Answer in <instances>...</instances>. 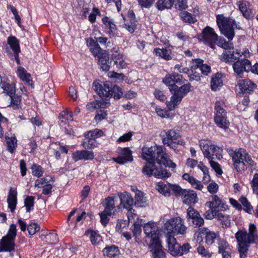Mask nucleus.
<instances>
[{
    "label": "nucleus",
    "mask_w": 258,
    "mask_h": 258,
    "mask_svg": "<svg viewBox=\"0 0 258 258\" xmlns=\"http://www.w3.org/2000/svg\"><path fill=\"white\" fill-rule=\"evenodd\" d=\"M143 158L148 162L157 163L166 167L175 169L176 165L168 158L166 149L163 146L155 145L142 148Z\"/></svg>",
    "instance_id": "1"
},
{
    "label": "nucleus",
    "mask_w": 258,
    "mask_h": 258,
    "mask_svg": "<svg viewBox=\"0 0 258 258\" xmlns=\"http://www.w3.org/2000/svg\"><path fill=\"white\" fill-rule=\"evenodd\" d=\"M238 242V249L240 258H245L247 254L249 244L258 242V235L256 227L253 224H250L248 233L245 231H239L235 234Z\"/></svg>",
    "instance_id": "2"
},
{
    "label": "nucleus",
    "mask_w": 258,
    "mask_h": 258,
    "mask_svg": "<svg viewBox=\"0 0 258 258\" xmlns=\"http://www.w3.org/2000/svg\"><path fill=\"white\" fill-rule=\"evenodd\" d=\"M226 151L232 158L234 168L237 172H243L248 167L252 168L254 166V161L244 149L240 148L234 151L227 148Z\"/></svg>",
    "instance_id": "3"
},
{
    "label": "nucleus",
    "mask_w": 258,
    "mask_h": 258,
    "mask_svg": "<svg viewBox=\"0 0 258 258\" xmlns=\"http://www.w3.org/2000/svg\"><path fill=\"white\" fill-rule=\"evenodd\" d=\"M202 39L205 43L212 48H214L215 44L225 49L234 48L233 44L231 41H226L224 38L218 37L214 29L210 27H206L203 30Z\"/></svg>",
    "instance_id": "4"
},
{
    "label": "nucleus",
    "mask_w": 258,
    "mask_h": 258,
    "mask_svg": "<svg viewBox=\"0 0 258 258\" xmlns=\"http://www.w3.org/2000/svg\"><path fill=\"white\" fill-rule=\"evenodd\" d=\"M93 87L102 99H107L109 100L108 98L113 96L115 99H119L123 95L120 87L115 86L111 88L110 83L108 82L102 83L96 81L93 83Z\"/></svg>",
    "instance_id": "5"
},
{
    "label": "nucleus",
    "mask_w": 258,
    "mask_h": 258,
    "mask_svg": "<svg viewBox=\"0 0 258 258\" xmlns=\"http://www.w3.org/2000/svg\"><path fill=\"white\" fill-rule=\"evenodd\" d=\"M217 25L221 33L230 41L234 36V29L236 27L235 20L230 17H226L223 14L216 16Z\"/></svg>",
    "instance_id": "6"
},
{
    "label": "nucleus",
    "mask_w": 258,
    "mask_h": 258,
    "mask_svg": "<svg viewBox=\"0 0 258 258\" xmlns=\"http://www.w3.org/2000/svg\"><path fill=\"white\" fill-rule=\"evenodd\" d=\"M199 145L205 158L208 159H213L214 156L219 159L222 157L223 150L213 144L210 140H201Z\"/></svg>",
    "instance_id": "7"
},
{
    "label": "nucleus",
    "mask_w": 258,
    "mask_h": 258,
    "mask_svg": "<svg viewBox=\"0 0 258 258\" xmlns=\"http://www.w3.org/2000/svg\"><path fill=\"white\" fill-rule=\"evenodd\" d=\"M187 227L184 225L183 220L180 217H175L167 220L164 224V229L168 233L183 235Z\"/></svg>",
    "instance_id": "8"
},
{
    "label": "nucleus",
    "mask_w": 258,
    "mask_h": 258,
    "mask_svg": "<svg viewBox=\"0 0 258 258\" xmlns=\"http://www.w3.org/2000/svg\"><path fill=\"white\" fill-rule=\"evenodd\" d=\"M155 163L150 162L146 163L143 168V173L148 176L153 175L156 178L161 179L167 178L171 176V173L167 170L155 168Z\"/></svg>",
    "instance_id": "9"
},
{
    "label": "nucleus",
    "mask_w": 258,
    "mask_h": 258,
    "mask_svg": "<svg viewBox=\"0 0 258 258\" xmlns=\"http://www.w3.org/2000/svg\"><path fill=\"white\" fill-rule=\"evenodd\" d=\"M256 85L248 79L239 80L236 86V91L239 94L250 93L256 88Z\"/></svg>",
    "instance_id": "10"
},
{
    "label": "nucleus",
    "mask_w": 258,
    "mask_h": 258,
    "mask_svg": "<svg viewBox=\"0 0 258 258\" xmlns=\"http://www.w3.org/2000/svg\"><path fill=\"white\" fill-rule=\"evenodd\" d=\"M234 72L239 77H241L244 72H248L251 69V62L246 58H239L232 64Z\"/></svg>",
    "instance_id": "11"
},
{
    "label": "nucleus",
    "mask_w": 258,
    "mask_h": 258,
    "mask_svg": "<svg viewBox=\"0 0 258 258\" xmlns=\"http://www.w3.org/2000/svg\"><path fill=\"white\" fill-rule=\"evenodd\" d=\"M205 205L208 208H213L215 210L219 209V211H225L228 209L226 202L216 195L212 196L211 200L206 202Z\"/></svg>",
    "instance_id": "12"
},
{
    "label": "nucleus",
    "mask_w": 258,
    "mask_h": 258,
    "mask_svg": "<svg viewBox=\"0 0 258 258\" xmlns=\"http://www.w3.org/2000/svg\"><path fill=\"white\" fill-rule=\"evenodd\" d=\"M119 156L116 158H113L112 160L117 163L124 164L133 161L132 151L128 148H124L119 149Z\"/></svg>",
    "instance_id": "13"
},
{
    "label": "nucleus",
    "mask_w": 258,
    "mask_h": 258,
    "mask_svg": "<svg viewBox=\"0 0 258 258\" xmlns=\"http://www.w3.org/2000/svg\"><path fill=\"white\" fill-rule=\"evenodd\" d=\"M218 252L223 258H230L231 248L228 242L224 239L219 238L217 240Z\"/></svg>",
    "instance_id": "14"
},
{
    "label": "nucleus",
    "mask_w": 258,
    "mask_h": 258,
    "mask_svg": "<svg viewBox=\"0 0 258 258\" xmlns=\"http://www.w3.org/2000/svg\"><path fill=\"white\" fill-rule=\"evenodd\" d=\"M166 242L168 252L173 256H179L180 245L177 243L174 236L168 235L166 237Z\"/></svg>",
    "instance_id": "15"
},
{
    "label": "nucleus",
    "mask_w": 258,
    "mask_h": 258,
    "mask_svg": "<svg viewBox=\"0 0 258 258\" xmlns=\"http://www.w3.org/2000/svg\"><path fill=\"white\" fill-rule=\"evenodd\" d=\"M120 199V203L118 206V209H129L132 208L134 205V199L127 192H124L118 194Z\"/></svg>",
    "instance_id": "16"
},
{
    "label": "nucleus",
    "mask_w": 258,
    "mask_h": 258,
    "mask_svg": "<svg viewBox=\"0 0 258 258\" xmlns=\"http://www.w3.org/2000/svg\"><path fill=\"white\" fill-rule=\"evenodd\" d=\"M199 231V234L205 236V242L208 245L212 244L216 239L219 238L220 234L219 232L212 231L207 228L200 229Z\"/></svg>",
    "instance_id": "17"
},
{
    "label": "nucleus",
    "mask_w": 258,
    "mask_h": 258,
    "mask_svg": "<svg viewBox=\"0 0 258 258\" xmlns=\"http://www.w3.org/2000/svg\"><path fill=\"white\" fill-rule=\"evenodd\" d=\"M102 99V101L95 100L87 103L86 105L87 111L89 112H97L98 110L100 109V111L102 112L101 109L107 107L109 104L108 99L104 98Z\"/></svg>",
    "instance_id": "18"
},
{
    "label": "nucleus",
    "mask_w": 258,
    "mask_h": 258,
    "mask_svg": "<svg viewBox=\"0 0 258 258\" xmlns=\"http://www.w3.org/2000/svg\"><path fill=\"white\" fill-rule=\"evenodd\" d=\"M191 85L188 83L178 87L176 86H172L170 87V92L176 96L181 101L182 98L189 92Z\"/></svg>",
    "instance_id": "19"
},
{
    "label": "nucleus",
    "mask_w": 258,
    "mask_h": 258,
    "mask_svg": "<svg viewBox=\"0 0 258 258\" xmlns=\"http://www.w3.org/2000/svg\"><path fill=\"white\" fill-rule=\"evenodd\" d=\"M72 158L75 161L79 160H92L94 158V152L92 151L82 150L76 151L72 154Z\"/></svg>",
    "instance_id": "20"
},
{
    "label": "nucleus",
    "mask_w": 258,
    "mask_h": 258,
    "mask_svg": "<svg viewBox=\"0 0 258 258\" xmlns=\"http://www.w3.org/2000/svg\"><path fill=\"white\" fill-rule=\"evenodd\" d=\"M150 247L155 258H164L165 253L162 249L161 242L159 239H154L151 243Z\"/></svg>",
    "instance_id": "21"
},
{
    "label": "nucleus",
    "mask_w": 258,
    "mask_h": 258,
    "mask_svg": "<svg viewBox=\"0 0 258 258\" xmlns=\"http://www.w3.org/2000/svg\"><path fill=\"white\" fill-rule=\"evenodd\" d=\"M183 80L182 76L176 73H173L166 75L163 82L169 87L170 90V87L172 86H176V83H182Z\"/></svg>",
    "instance_id": "22"
},
{
    "label": "nucleus",
    "mask_w": 258,
    "mask_h": 258,
    "mask_svg": "<svg viewBox=\"0 0 258 258\" xmlns=\"http://www.w3.org/2000/svg\"><path fill=\"white\" fill-rule=\"evenodd\" d=\"M144 233L146 236L151 239V242L154 239H159L157 234V227L154 222H149L144 226Z\"/></svg>",
    "instance_id": "23"
},
{
    "label": "nucleus",
    "mask_w": 258,
    "mask_h": 258,
    "mask_svg": "<svg viewBox=\"0 0 258 258\" xmlns=\"http://www.w3.org/2000/svg\"><path fill=\"white\" fill-rule=\"evenodd\" d=\"M0 86L4 91L10 97L13 96L16 93V86L15 83H10L7 78L1 77Z\"/></svg>",
    "instance_id": "24"
},
{
    "label": "nucleus",
    "mask_w": 258,
    "mask_h": 258,
    "mask_svg": "<svg viewBox=\"0 0 258 258\" xmlns=\"http://www.w3.org/2000/svg\"><path fill=\"white\" fill-rule=\"evenodd\" d=\"M87 46L90 49V51L95 57H98L101 55L103 52H106V50H102L100 47L97 41L94 40L92 38H88L86 39Z\"/></svg>",
    "instance_id": "25"
},
{
    "label": "nucleus",
    "mask_w": 258,
    "mask_h": 258,
    "mask_svg": "<svg viewBox=\"0 0 258 258\" xmlns=\"http://www.w3.org/2000/svg\"><path fill=\"white\" fill-rule=\"evenodd\" d=\"M15 240L3 236L0 241V252L12 251L15 249Z\"/></svg>",
    "instance_id": "26"
},
{
    "label": "nucleus",
    "mask_w": 258,
    "mask_h": 258,
    "mask_svg": "<svg viewBox=\"0 0 258 258\" xmlns=\"http://www.w3.org/2000/svg\"><path fill=\"white\" fill-rule=\"evenodd\" d=\"M114 64L118 69H125L127 67V63L125 61V56L121 53L116 51L112 55Z\"/></svg>",
    "instance_id": "27"
},
{
    "label": "nucleus",
    "mask_w": 258,
    "mask_h": 258,
    "mask_svg": "<svg viewBox=\"0 0 258 258\" xmlns=\"http://www.w3.org/2000/svg\"><path fill=\"white\" fill-rule=\"evenodd\" d=\"M219 58L221 60L227 63L232 64L239 59V56L236 54V51H225L220 55Z\"/></svg>",
    "instance_id": "28"
},
{
    "label": "nucleus",
    "mask_w": 258,
    "mask_h": 258,
    "mask_svg": "<svg viewBox=\"0 0 258 258\" xmlns=\"http://www.w3.org/2000/svg\"><path fill=\"white\" fill-rule=\"evenodd\" d=\"M183 202L186 205L195 204L197 202V195L192 190L184 189L181 196Z\"/></svg>",
    "instance_id": "29"
},
{
    "label": "nucleus",
    "mask_w": 258,
    "mask_h": 258,
    "mask_svg": "<svg viewBox=\"0 0 258 258\" xmlns=\"http://www.w3.org/2000/svg\"><path fill=\"white\" fill-rule=\"evenodd\" d=\"M98 63L101 69L103 71L107 72L110 68L109 63V57L108 53L106 52H103L101 55H98Z\"/></svg>",
    "instance_id": "30"
},
{
    "label": "nucleus",
    "mask_w": 258,
    "mask_h": 258,
    "mask_svg": "<svg viewBox=\"0 0 258 258\" xmlns=\"http://www.w3.org/2000/svg\"><path fill=\"white\" fill-rule=\"evenodd\" d=\"M105 31L110 37L114 35V32L116 30V26L113 20L109 17H104L102 19Z\"/></svg>",
    "instance_id": "31"
},
{
    "label": "nucleus",
    "mask_w": 258,
    "mask_h": 258,
    "mask_svg": "<svg viewBox=\"0 0 258 258\" xmlns=\"http://www.w3.org/2000/svg\"><path fill=\"white\" fill-rule=\"evenodd\" d=\"M153 53L156 56L166 60H171L173 57L171 49L169 47H164L162 48H156L154 49Z\"/></svg>",
    "instance_id": "32"
},
{
    "label": "nucleus",
    "mask_w": 258,
    "mask_h": 258,
    "mask_svg": "<svg viewBox=\"0 0 258 258\" xmlns=\"http://www.w3.org/2000/svg\"><path fill=\"white\" fill-rule=\"evenodd\" d=\"M17 191L12 187H10L8 196L7 202L8 207L12 212H14L16 207L17 202Z\"/></svg>",
    "instance_id": "33"
},
{
    "label": "nucleus",
    "mask_w": 258,
    "mask_h": 258,
    "mask_svg": "<svg viewBox=\"0 0 258 258\" xmlns=\"http://www.w3.org/2000/svg\"><path fill=\"white\" fill-rule=\"evenodd\" d=\"M182 178L188 182L191 186L195 189L202 190L204 188V186L200 181L198 180L192 176H191L188 173H186L183 174Z\"/></svg>",
    "instance_id": "34"
},
{
    "label": "nucleus",
    "mask_w": 258,
    "mask_h": 258,
    "mask_svg": "<svg viewBox=\"0 0 258 258\" xmlns=\"http://www.w3.org/2000/svg\"><path fill=\"white\" fill-rule=\"evenodd\" d=\"M223 85L222 79V75L220 73H217L213 75L211 78V88L213 91L219 90Z\"/></svg>",
    "instance_id": "35"
},
{
    "label": "nucleus",
    "mask_w": 258,
    "mask_h": 258,
    "mask_svg": "<svg viewBox=\"0 0 258 258\" xmlns=\"http://www.w3.org/2000/svg\"><path fill=\"white\" fill-rule=\"evenodd\" d=\"M237 5L244 17L247 19L251 17V12L248 2L245 1H240L237 2Z\"/></svg>",
    "instance_id": "36"
},
{
    "label": "nucleus",
    "mask_w": 258,
    "mask_h": 258,
    "mask_svg": "<svg viewBox=\"0 0 258 258\" xmlns=\"http://www.w3.org/2000/svg\"><path fill=\"white\" fill-rule=\"evenodd\" d=\"M214 119L216 124L219 127L226 129L229 127V122L227 117L223 115L222 114H216Z\"/></svg>",
    "instance_id": "37"
},
{
    "label": "nucleus",
    "mask_w": 258,
    "mask_h": 258,
    "mask_svg": "<svg viewBox=\"0 0 258 258\" xmlns=\"http://www.w3.org/2000/svg\"><path fill=\"white\" fill-rule=\"evenodd\" d=\"M156 189L163 195L169 197L170 195V184L159 182L156 184Z\"/></svg>",
    "instance_id": "38"
},
{
    "label": "nucleus",
    "mask_w": 258,
    "mask_h": 258,
    "mask_svg": "<svg viewBox=\"0 0 258 258\" xmlns=\"http://www.w3.org/2000/svg\"><path fill=\"white\" fill-rule=\"evenodd\" d=\"M11 99V104L9 105L10 108H12L14 110H19L22 108V98L20 95H13L10 97Z\"/></svg>",
    "instance_id": "39"
},
{
    "label": "nucleus",
    "mask_w": 258,
    "mask_h": 258,
    "mask_svg": "<svg viewBox=\"0 0 258 258\" xmlns=\"http://www.w3.org/2000/svg\"><path fill=\"white\" fill-rule=\"evenodd\" d=\"M7 41L14 53H19L20 52L19 40L15 36L9 37Z\"/></svg>",
    "instance_id": "40"
},
{
    "label": "nucleus",
    "mask_w": 258,
    "mask_h": 258,
    "mask_svg": "<svg viewBox=\"0 0 258 258\" xmlns=\"http://www.w3.org/2000/svg\"><path fill=\"white\" fill-rule=\"evenodd\" d=\"M163 133H165V137L163 136L162 138L163 143L176 140L179 137V134L173 130H169L167 131H164Z\"/></svg>",
    "instance_id": "41"
},
{
    "label": "nucleus",
    "mask_w": 258,
    "mask_h": 258,
    "mask_svg": "<svg viewBox=\"0 0 258 258\" xmlns=\"http://www.w3.org/2000/svg\"><path fill=\"white\" fill-rule=\"evenodd\" d=\"M179 16L183 22L188 24L195 23L197 20L195 15L187 11H183L180 13Z\"/></svg>",
    "instance_id": "42"
},
{
    "label": "nucleus",
    "mask_w": 258,
    "mask_h": 258,
    "mask_svg": "<svg viewBox=\"0 0 258 258\" xmlns=\"http://www.w3.org/2000/svg\"><path fill=\"white\" fill-rule=\"evenodd\" d=\"M103 254L109 257H115L118 255L119 250L118 247L115 245L106 246L103 250Z\"/></svg>",
    "instance_id": "43"
},
{
    "label": "nucleus",
    "mask_w": 258,
    "mask_h": 258,
    "mask_svg": "<svg viewBox=\"0 0 258 258\" xmlns=\"http://www.w3.org/2000/svg\"><path fill=\"white\" fill-rule=\"evenodd\" d=\"M17 75L22 81L26 83H29L31 80L30 75L22 67L18 68Z\"/></svg>",
    "instance_id": "44"
},
{
    "label": "nucleus",
    "mask_w": 258,
    "mask_h": 258,
    "mask_svg": "<svg viewBox=\"0 0 258 258\" xmlns=\"http://www.w3.org/2000/svg\"><path fill=\"white\" fill-rule=\"evenodd\" d=\"M86 234L88 235H90L91 242L94 245H96L102 241V237L98 233L94 231H87L86 232Z\"/></svg>",
    "instance_id": "45"
},
{
    "label": "nucleus",
    "mask_w": 258,
    "mask_h": 258,
    "mask_svg": "<svg viewBox=\"0 0 258 258\" xmlns=\"http://www.w3.org/2000/svg\"><path fill=\"white\" fill-rule=\"evenodd\" d=\"M216 218L222 224L226 227H229L230 225V219L229 215L223 214L218 210L217 212Z\"/></svg>",
    "instance_id": "46"
},
{
    "label": "nucleus",
    "mask_w": 258,
    "mask_h": 258,
    "mask_svg": "<svg viewBox=\"0 0 258 258\" xmlns=\"http://www.w3.org/2000/svg\"><path fill=\"white\" fill-rule=\"evenodd\" d=\"M54 179L51 176H46L37 179L35 182V186L38 188H43L49 182L53 183Z\"/></svg>",
    "instance_id": "47"
},
{
    "label": "nucleus",
    "mask_w": 258,
    "mask_h": 258,
    "mask_svg": "<svg viewBox=\"0 0 258 258\" xmlns=\"http://www.w3.org/2000/svg\"><path fill=\"white\" fill-rule=\"evenodd\" d=\"M175 0H158L156 7L159 10L170 8L174 3Z\"/></svg>",
    "instance_id": "48"
},
{
    "label": "nucleus",
    "mask_w": 258,
    "mask_h": 258,
    "mask_svg": "<svg viewBox=\"0 0 258 258\" xmlns=\"http://www.w3.org/2000/svg\"><path fill=\"white\" fill-rule=\"evenodd\" d=\"M251 187L253 192L258 195V172L254 174L252 180L250 182ZM255 215L258 217V206L255 213Z\"/></svg>",
    "instance_id": "49"
},
{
    "label": "nucleus",
    "mask_w": 258,
    "mask_h": 258,
    "mask_svg": "<svg viewBox=\"0 0 258 258\" xmlns=\"http://www.w3.org/2000/svg\"><path fill=\"white\" fill-rule=\"evenodd\" d=\"M103 135V132L102 130L98 128L94 129L89 132H87L85 133V136L87 138H92L96 139L100 138Z\"/></svg>",
    "instance_id": "50"
},
{
    "label": "nucleus",
    "mask_w": 258,
    "mask_h": 258,
    "mask_svg": "<svg viewBox=\"0 0 258 258\" xmlns=\"http://www.w3.org/2000/svg\"><path fill=\"white\" fill-rule=\"evenodd\" d=\"M104 210L108 213H113L112 211L115 208L114 199L111 197H108L105 199L104 204Z\"/></svg>",
    "instance_id": "51"
},
{
    "label": "nucleus",
    "mask_w": 258,
    "mask_h": 258,
    "mask_svg": "<svg viewBox=\"0 0 258 258\" xmlns=\"http://www.w3.org/2000/svg\"><path fill=\"white\" fill-rule=\"evenodd\" d=\"M137 21L135 20H126L124 19V24L123 27L125 28L129 32L133 33L136 29Z\"/></svg>",
    "instance_id": "52"
},
{
    "label": "nucleus",
    "mask_w": 258,
    "mask_h": 258,
    "mask_svg": "<svg viewBox=\"0 0 258 258\" xmlns=\"http://www.w3.org/2000/svg\"><path fill=\"white\" fill-rule=\"evenodd\" d=\"M7 150L10 152L13 153L17 146V140L15 136L6 138Z\"/></svg>",
    "instance_id": "53"
},
{
    "label": "nucleus",
    "mask_w": 258,
    "mask_h": 258,
    "mask_svg": "<svg viewBox=\"0 0 258 258\" xmlns=\"http://www.w3.org/2000/svg\"><path fill=\"white\" fill-rule=\"evenodd\" d=\"M35 198L33 196H27L24 201L26 212H30L34 209Z\"/></svg>",
    "instance_id": "54"
},
{
    "label": "nucleus",
    "mask_w": 258,
    "mask_h": 258,
    "mask_svg": "<svg viewBox=\"0 0 258 258\" xmlns=\"http://www.w3.org/2000/svg\"><path fill=\"white\" fill-rule=\"evenodd\" d=\"M180 101L181 100L180 99L173 94L171 97L170 101L166 102L167 107L169 110H172L175 106L180 102Z\"/></svg>",
    "instance_id": "55"
},
{
    "label": "nucleus",
    "mask_w": 258,
    "mask_h": 258,
    "mask_svg": "<svg viewBox=\"0 0 258 258\" xmlns=\"http://www.w3.org/2000/svg\"><path fill=\"white\" fill-rule=\"evenodd\" d=\"M142 220L137 218V220L135 221L134 223V227L132 229L133 233L135 236L139 235L141 232Z\"/></svg>",
    "instance_id": "56"
},
{
    "label": "nucleus",
    "mask_w": 258,
    "mask_h": 258,
    "mask_svg": "<svg viewBox=\"0 0 258 258\" xmlns=\"http://www.w3.org/2000/svg\"><path fill=\"white\" fill-rule=\"evenodd\" d=\"M239 201L245 208L244 210L246 212L249 214H251L252 213L253 211V208L246 198L244 197H241L239 199Z\"/></svg>",
    "instance_id": "57"
},
{
    "label": "nucleus",
    "mask_w": 258,
    "mask_h": 258,
    "mask_svg": "<svg viewBox=\"0 0 258 258\" xmlns=\"http://www.w3.org/2000/svg\"><path fill=\"white\" fill-rule=\"evenodd\" d=\"M17 227L15 224L10 225L7 234L5 236L10 239L15 240L17 235Z\"/></svg>",
    "instance_id": "58"
},
{
    "label": "nucleus",
    "mask_w": 258,
    "mask_h": 258,
    "mask_svg": "<svg viewBox=\"0 0 258 258\" xmlns=\"http://www.w3.org/2000/svg\"><path fill=\"white\" fill-rule=\"evenodd\" d=\"M44 170L40 166L34 164L32 167V173L34 176L37 177H40L43 175Z\"/></svg>",
    "instance_id": "59"
},
{
    "label": "nucleus",
    "mask_w": 258,
    "mask_h": 258,
    "mask_svg": "<svg viewBox=\"0 0 258 258\" xmlns=\"http://www.w3.org/2000/svg\"><path fill=\"white\" fill-rule=\"evenodd\" d=\"M113 213H108L103 211L99 214L100 222L104 226H106L108 222V216H110Z\"/></svg>",
    "instance_id": "60"
},
{
    "label": "nucleus",
    "mask_w": 258,
    "mask_h": 258,
    "mask_svg": "<svg viewBox=\"0 0 258 258\" xmlns=\"http://www.w3.org/2000/svg\"><path fill=\"white\" fill-rule=\"evenodd\" d=\"M87 142H84L82 144L83 147L85 149H93L98 146V143L95 139L88 138Z\"/></svg>",
    "instance_id": "61"
},
{
    "label": "nucleus",
    "mask_w": 258,
    "mask_h": 258,
    "mask_svg": "<svg viewBox=\"0 0 258 258\" xmlns=\"http://www.w3.org/2000/svg\"><path fill=\"white\" fill-rule=\"evenodd\" d=\"M187 215L189 220L192 221L200 214L197 210L190 207L187 210Z\"/></svg>",
    "instance_id": "62"
},
{
    "label": "nucleus",
    "mask_w": 258,
    "mask_h": 258,
    "mask_svg": "<svg viewBox=\"0 0 258 258\" xmlns=\"http://www.w3.org/2000/svg\"><path fill=\"white\" fill-rule=\"evenodd\" d=\"M203 62L204 61L200 58L193 59L190 62L189 66L193 70H196L198 68L200 69Z\"/></svg>",
    "instance_id": "63"
},
{
    "label": "nucleus",
    "mask_w": 258,
    "mask_h": 258,
    "mask_svg": "<svg viewBox=\"0 0 258 258\" xmlns=\"http://www.w3.org/2000/svg\"><path fill=\"white\" fill-rule=\"evenodd\" d=\"M40 230V226L38 224L33 223L29 224L27 227V230L30 235L35 234Z\"/></svg>",
    "instance_id": "64"
}]
</instances>
